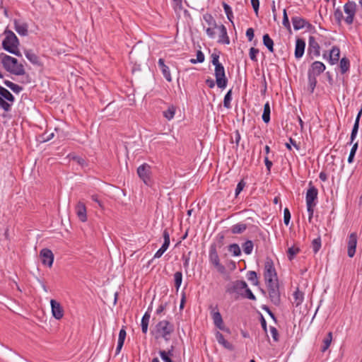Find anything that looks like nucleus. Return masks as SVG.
<instances>
[{
	"label": "nucleus",
	"instance_id": "nucleus-24",
	"mask_svg": "<svg viewBox=\"0 0 362 362\" xmlns=\"http://www.w3.org/2000/svg\"><path fill=\"white\" fill-rule=\"evenodd\" d=\"M216 339L217 341L220 344H221L223 346H224L226 349H227L228 350H233V346L232 345V344H230L227 340H226L224 339L223 335L221 332H216Z\"/></svg>",
	"mask_w": 362,
	"mask_h": 362
},
{
	"label": "nucleus",
	"instance_id": "nucleus-6",
	"mask_svg": "<svg viewBox=\"0 0 362 362\" xmlns=\"http://www.w3.org/2000/svg\"><path fill=\"white\" fill-rule=\"evenodd\" d=\"M15 100L14 96L6 88L0 86V107L4 111L8 112L11 107V103Z\"/></svg>",
	"mask_w": 362,
	"mask_h": 362
},
{
	"label": "nucleus",
	"instance_id": "nucleus-62",
	"mask_svg": "<svg viewBox=\"0 0 362 362\" xmlns=\"http://www.w3.org/2000/svg\"><path fill=\"white\" fill-rule=\"evenodd\" d=\"M214 27L213 26L212 28H208L206 30V34L210 37H214L215 36V31H214Z\"/></svg>",
	"mask_w": 362,
	"mask_h": 362
},
{
	"label": "nucleus",
	"instance_id": "nucleus-28",
	"mask_svg": "<svg viewBox=\"0 0 362 362\" xmlns=\"http://www.w3.org/2000/svg\"><path fill=\"white\" fill-rule=\"evenodd\" d=\"M151 315L148 312H146L141 319V329L144 334H146L148 331V326L149 323Z\"/></svg>",
	"mask_w": 362,
	"mask_h": 362
},
{
	"label": "nucleus",
	"instance_id": "nucleus-27",
	"mask_svg": "<svg viewBox=\"0 0 362 362\" xmlns=\"http://www.w3.org/2000/svg\"><path fill=\"white\" fill-rule=\"evenodd\" d=\"M293 303L296 305V307L299 306L303 301L304 299V293L299 291L298 288L293 293Z\"/></svg>",
	"mask_w": 362,
	"mask_h": 362
},
{
	"label": "nucleus",
	"instance_id": "nucleus-30",
	"mask_svg": "<svg viewBox=\"0 0 362 362\" xmlns=\"http://www.w3.org/2000/svg\"><path fill=\"white\" fill-rule=\"evenodd\" d=\"M332 340V333L331 332H329L327 334V335L326 336V337L322 341L323 344L321 347L322 352H325V351H327L328 349V348L329 347V346L331 344Z\"/></svg>",
	"mask_w": 362,
	"mask_h": 362
},
{
	"label": "nucleus",
	"instance_id": "nucleus-4",
	"mask_svg": "<svg viewBox=\"0 0 362 362\" xmlns=\"http://www.w3.org/2000/svg\"><path fill=\"white\" fill-rule=\"evenodd\" d=\"M211 63L215 66L216 83L219 88H225L227 86L228 79L226 76L225 69L219 62V55L216 53L211 54Z\"/></svg>",
	"mask_w": 362,
	"mask_h": 362
},
{
	"label": "nucleus",
	"instance_id": "nucleus-17",
	"mask_svg": "<svg viewBox=\"0 0 362 362\" xmlns=\"http://www.w3.org/2000/svg\"><path fill=\"white\" fill-rule=\"evenodd\" d=\"M212 319L215 326L219 329L229 332V329L223 325V321L221 313L217 311H212Z\"/></svg>",
	"mask_w": 362,
	"mask_h": 362
},
{
	"label": "nucleus",
	"instance_id": "nucleus-3",
	"mask_svg": "<svg viewBox=\"0 0 362 362\" xmlns=\"http://www.w3.org/2000/svg\"><path fill=\"white\" fill-rule=\"evenodd\" d=\"M5 38L2 42L3 48L7 52L13 54L16 56H21L18 49L19 41L14 33L10 30L6 29L4 31Z\"/></svg>",
	"mask_w": 362,
	"mask_h": 362
},
{
	"label": "nucleus",
	"instance_id": "nucleus-15",
	"mask_svg": "<svg viewBox=\"0 0 362 362\" xmlns=\"http://www.w3.org/2000/svg\"><path fill=\"white\" fill-rule=\"evenodd\" d=\"M50 304L53 316L57 320L62 319L64 316V310L60 303H58L57 300L52 299L50 300Z\"/></svg>",
	"mask_w": 362,
	"mask_h": 362
},
{
	"label": "nucleus",
	"instance_id": "nucleus-11",
	"mask_svg": "<svg viewBox=\"0 0 362 362\" xmlns=\"http://www.w3.org/2000/svg\"><path fill=\"white\" fill-rule=\"evenodd\" d=\"M308 54L311 59L320 54V47L313 36L309 37Z\"/></svg>",
	"mask_w": 362,
	"mask_h": 362
},
{
	"label": "nucleus",
	"instance_id": "nucleus-13",
	"mask_svg": "<svg viewBox=\"0 0 362 362\" xmlns=\"http://www.w3.org/2000/svg\"><path fill=\"white\" fill-rule=\"evenodd\" d=\"M40 256L43 264L49 267H52L54 261V255L50 250L47 248L42 249L40 252Z\"/></svg>",
	"mask_w": 362,
	"mask_h": 362
},
{
	"label": "nucleus",
	"instance_id": "nucleus-2",
	"mask_svg": "<svg viewBox=\"0 0 362 362\" xmlns=\"http://www.w3.org/2000/svg\"><path fill=\"white\" fill-rule=\"evenodd\" d=\"M1 59L4 68L9 73L16 76L25 74L23 65L18 63L17 59L2 53Z\"/></svg>",
	"mask_w": 362,
	"mask_h": 362
},
{
	"label": "nucleus",
	"instance_id": "nucleus-39",
	"mask_svg": "<svg viewBox=\"0 0 362 362\" xmlns=\"http://www.w3.org/2000/svg\"><path fill=\"white\" fill-rule=\"evenodd\" d=\"M253 249V243L251 240H247L245 243L243 244V252L247 254L250 255L252 253Z\"/></svg>",
	"mask_w": 362,
	"mask_h": 362
},
{
	"label": "nucleus",
	"instance_id": "nucleus-22",
	"mask_svg": "<svg viewBox=\"0 0 362 362\" xmlns=\"http://www.w3.org/2000/svg\"><path fill=\"white\" fill-rule=\"evenodd\" d=\"M340 57L339 48L337 46H334L329 52V62L331 64H335L338 62Z\"/></svg>",
	"mask_w": 362,
	"mask_h": 362
},
{
	"label": "nucleus",
	"instance_id": "nucleus-29",
	"mask_svg": "<svg viewBox=\"0 0 362 362\" xmlns=\"http://www.w3.org/2000/svg\"><path fill=\"white\" fill-rule=\"evenodd\" d=\"M263 44L267 47L269 52H274V41L268 34L263 35Z\"/></svg>",
	"mask_w": 362,
	"mask_h": 362
},
{
	"label": "nucleus",
	"instance_id": "nucleus-21",
	"mask_svg": "<svg viewBox=\"0 0 362 362\" xmlns=\"http://www.w3.org/2000/svg\"><path fill=\"white\" fill-rule=\"evenodd\" d=\"M14 28L21 35L25 36L28 34V24L18 20H14Z\"/></svg>",
	"mask_w": 362,
	"mask_h": 362
},
{
	"label": "nucleus",
	"instance_id": "nucleus-5",
	"mask_svg": "<svg viewBox=\"0 0 362 362\" xmlns=\"http://www.w3.org/2000/svg\"><path fill=\"white\" fill-rule=\"evenodd\" d=\"M174 332V326L168 320L160 321L155 327V332H152L155 334L156 339L160 337L168 341L170 339V334Z\"/></svg>",
	"mask_w": 362,
	"mask_h": 362
},
{
	"label": "nucleus",
	"instance_id": "nucleus-25",
	"mask_svg": "<svg viewBox=\"0 0 362 362\" xmlns=\"http://www.w3.org/2000/svg\"><path fill=\"white\" fill-rule=\"evenodd\" d=\"M25 55L32 64L41 66L39 57L32 50H25Z\"/></svg>",
	"mask_w": 362,
	"mask_h": 362
},
{
	"label": "nucleus",
	"instance_id": "nucleus-23",
	"mask_svg": "<svg viewBox=\"0 0 362 362\" xmlns=\"http://www.w3.org/2000/svg\"><path fill=\"white\" fill-rule=\"evenodd\" d=\"M220 31L218 42L223 44L228 45L230 43L229 37L227 35V30L223 25H221L218 27Z\"/></svg>",
	"mask_w": 362,
	"mask_h": 362
},
{
	"label": "nucleus",
	"instance_id": "nucleus-8",
	"mask_svg": "<svg viewBox=\"0 0 362 362\" xmlns=\"http://www.w3.org/2000/svg\"><path fill=\"white\" fill-rule=\"evenodd\" d=\"M209 259L219 273L224 274L226 272L225 267L220 263L219 257L215 245H212L210 247Z\"/></svg>",
	"mask_w": 362,
	"mask_h": 362
},
{
	"label": "nucleus",
	"instance_id": "nucleus-1",
	"mask_svg": "<svg viewBox=\"0 0 362 362\" xmlns=\"http://www.w3.org/2000/svg\"><path fill=\"white\" fill-rule=\"evenodd\" d=\"M344 11L346 14L345 18H344L343 13L339 8L335 10L334 17L336 21L338 24H341L342 19H344L346 24H352L356 11V4L353 1H349L344 4Z\"/></svg>",
	"mask_w": 362,
	"mask_h": 362
},
{
	"label": "nucleus",
	"instance_id": "nucleus-41",
	"mask_svg": "<svg viewBox=\"0 0 362 362\" xmlns=\"http://www.w3.org/2000/svg\"><path fill=\"white\" fill-rule=\"evenodd\" d=\"M232 90H229L226 94L223 100V105L226 108H230V101L232 100Z\"/></svg>",
	"mask_w": 362,
	"mask_h": 362
},
{
	"label": "nucleus",
	"instance_id": "nucleus-59",
	"mask_svg": "<svg viewBox=\"0 0 362 362\" xmlns=\"http://www.w3.org/2000/svg\"><path fill=\"white\" fill-rule=\"evenodd\" d=\"M246 36L248 38L249 41H252L254 37V30L252 28H250L246 31Z\"/></svg>",
	"mask_w": 362,
	"mask_h": 362
},
{
	"label": "nucleus",
	"instance_id": "nucleus-60",
	"mask_svg": "<svg viewBox=\"0 0 362 362\" xmlns=\"http://www.w3.org/2000/svg\"><path fill=\"white\" fill-rule=\"evenodd\" d=\"M197 61H199V63H202L204 61V55L200 50L197 52Z\"/></svg>",
	"mask_w": 362,
	"mask_h": 362
},
{
	"label": "nucleus",
	"instance_id": "nucleus-33",
	"mask_svg": "<svg viewBox=\"0 0 362 362\" xmlns=\"http://www.w3.org/2000/svg\"><path fill=\"white\" fill-rule=\"evenodd\" d=\"M247 228V226L245 223H238L231 228V232L233 234H240L243 233Z\"/></svg>",
	"mask_w": 362,
	"mask_h": 362
},
{
	"label": "nucleus",
	"instance_id": "nucleus-51",
	"mask_svg": "<svg viewBox=\"0 0 362 362\" xmlns=\"http://www.w3.org/2000/svg\"><path fill=\"white\" fill-rule=\"evenodd\" d=\"M291 219V213L288 208H285L284 210V222L286 226L289 224Z\"/></svg>",
	"mask_w": 362,
	"mask_h": 362
},
{
	"label": "nucleus",
	"instance_id": "nucleus-36",
	"mask_svg": "<svg viewBox=\"0 0 362 362\" xmlns=\"http://www.w3.org/2000/svg\"><path fill=\"white\" fill-rule=\"evenodd\" d=\"M317 84L316 76H314L311 74H308V88L310 90V93H313L314 89Z\"/></svg>",
	"mask_w": 362,
	"mask_h": 362
},
{
	"label": "nucleus",
	"instance_id": "nucleus-7",
	"mask_svg": "<svg viewBox=\"0 0 362 362\" xmlns=\"http://www.w3.org/2000/svg\"><path fill=\"white\" fill-rule=\"evenodd\" d=\"M264 276L267 284L278 281L277 274L271 259H267L265 262Z\"/></svg>",
	"mask_w": 362,
	"mask_h": 362
},
{
	"label": "nucleus",
	"instance_id": "nucleus-44",
	"mask_svg": "<svg viewBox=\"0 0 362 362\" xmlns=\"http://www.w3.org/2000/svg\"><path fill=\"white\" fill-rule=\"evenodd\" d=\"M228 250H229L231 253H233V255L234 256H238V255H240V253H241L240 248L239 245H237V244H235V243H234V244H232V245H230L229 246V249H228Z\"/></svg>",
	"mask_w": 362,
	"mask_h": 362
},
{
	"label": "nucleus",
	"instance_id": "nucleus-64",
	"mask_svg": "<svg viewBox=\"0 0 362 362\" xmlns=\"http://www.w3.org/2000/svg\"><path fill=\"white\" fill-rule=\"evenodd\" d=\"M206 83L210 88H213L216 83L213 79L208 78L206 80Z\"/></svg>",
	"mask_w": 362,
	"mask_h": 362
},
{
	"label": "nucleus",
	"instance_id": "nucleus-52",
	"mask_svg": "<svg viewBox=\"0 0 362 362\" xmlns=\"http://www.w3.org/2000/svg\"><path fill=\"white\" fill-rule=\"evenodd\" d=\"M245 185H246V183L243 180H240L238 182V184L237 185L236 189H235V196L236 197L240 193V192L243 191V189L245 187Z\"/></svg>",
	"mask_w": 362,
	"mask_h": 362
},
{
	"label": "nucleus",
	"instance_id": "nucleus-34",
	"mask_svg": "<svg viewBox=\"0 0 362 362\" xmlns=\"http://www.w3.org/2000/svg\"><path fill=\"white\" fill-rule=\"evenodd\" d=\"M270 105L269 103H267L264 106V111L262 114V119L265 123H268L270 121Z\"/></svg>",
	"mask_w": 362,
	"mask_h": 362
},
{
	"label": "nucleus",
	"instance_id": "nucleus-16",
	"mask_svg": "<svg viewBox=\"0 0 362 362\" xmlns=\"http://www.w3.org/2000/svg\"><path fill=\"white\" fill-rule=\"evenodd\" d=\"M291 21L293 25V28L296 30H298L305 27H307L308 28H312V25L308 21H307L306 20L301 17H293L291 18Z\"/></svg>",
	"mask_w": 362,
	"mask_h": 362
},
{
	"label": "nucleus",
	"instance_id": "nucleus-45",
	"mask_svg": "<svg viewBox=\"0 0 362 362\" xmlns=\"http://www.w3.org/2000/svg\"><path fill=\"white\" fill-rule=\"evenodd\" d=\"M247 279L252 281L254 285H258L259 281L257 280V273L254 271H250L247 273Z\"/></svg>",
	"mask_w": 362,
	"mask_h": 362
},
{
	"label": "nucleus",
	"instance_id": "nucleus-56",
	"mask_svg": "<svg viewBox=\"0 0 362 362\" xmlns=\"http://www.w3.org/2000/svg\"><path fill=\"white\" fill-rule=\"evenodd\" d=\"M315 206V205H307V211H308V221H309V222H311V220H312V218H313V216L314 207Z\"/></svg>",
	"mask_w": 362,
	"mask_h": 362
},
{
	"label": "nucleus",
	"instance_id": "nucleus-20",
	"mask_svg": "<svg viewBox=\"0 0 362 362\" xmlns=\"http://www.w3.org/2000/svg\"><path fill=\"white\" fill-rule=\"evenodd\" d=\"M305 42L304 40L298 38L296 42L295 57L299 59L303 57L305 51Z\"/></svg>",
	"mask_w": 362,
	"mask_h": 362
},
{
	"label": "nucleus",
	"instance_id": "nucleus-63",
	"mask_svg": "<svg viewBox=\"0 0 362 362\" xmlns=\"http://www.w3.org/2000/svg\"><path fill=\"white\" fill-rule=\"evenodd\" d=\"M164 242L170 243V235L167 229H165L163 233Z\"/></svg>",
	"mask_w": 362,
	"mask_h": 362
},
{
	"label": "nucleus",
	"instance_id": "nucleus-57",
	"mask_svg": "<svg viewBox=\"0 0 362 362\" xmlns=\"http://www.w3.org/2000/svg\"><path fill=\"white\" fill-rule=\"evenodd\" d=\"M270 332L275 341H279V332L274 327H270Z\"/></svg>",
	"mask_w": 362,
	"mask_h": 362
},
{
	"label": "nucleus",
	"instance_id": "nucleus-37",
	"mask_svg": "<svg viewBox=\"0 0 362 362\" xmlns=\"http://www.w3.org/2000/svg\"><path fill=\"white\" fill-rule=\"evenodd\" d=\"M349 69V60L344 57L340 61V69L341 74H345Z\"/></svg>",
	"mask_w": 362,
	"mask_h": 362
},
{
	"label": "nucleus",
	"instance_id": "nucleus-35",
	"mask_svg": "<svg viewBox=\"0 0 362 362\" xmlns=\"http://www.w3.org/2000/svg\"><path fill=\"white\" fill-rule=\"evenodd\" d=\"M176 107L174 105H170L167 110L163 112V116L168 120L174 117Z\"/></svg>",
	"mask_w": 362,
	"mask_h": 362
},
{
	"label": "nucleus",
	"instance_id": "nucleus-26",
	"mask_svg": "<svg viewBox=\"0 0 362 362\" xmlns=\"http://www.w3.org/2000/svg\"><path fill=\"white\" fill-rule=\"evenodd\" d=\"M76 213L78 218L82 221L85 222L87 220L86 209L85 205H76Z\"/></svg>",
	"mask_w": 362,
	"mask_h": 362
},
{
	"label": "nucleus",
	"instance_id": "nucleus-47",
	"mask_svg": "<svg viewBox=\"0 0 362 362\" xmlns=\"http://www.w3.org/2000/svg\"><path fill=\"white\" fill-rule=\"evenodd\" d=\"M358 127H359V124L358 123V121H355V123L354 124V127H353V129L351 131V134L350 144H352L353 141H354V139L356 136L358 130Z\"/></svg>",
	"mask_w": 362,
	"mask_h": 362
},
{
	"label": "nucleus",
	"instance_id": "nucleus-38",
	"mask_svg": "<svg viewBox=\"0 0 362 362\" xmlns=\"http://www.w3.org/2000/svg\"><path fill=\"white\" fill-rule=\"evenodd\" d=\"M175 286L178 291L182 281V274L181 272H176L174 274Z\"/></svg>",
	"mask_w": 362,
	"mask_h": 362
},
{
	"label": "nucleus",
	"instance_id": "nucleus-40",
	"mask_svg": "<svg viewBox=\"0 0 362 362\" xmlns=\"http://www.w3.org/2000/svg\"><path fill=\"white\" fill-rule=\"evenodd\" d=\"M321 247V238L318 237L314 239L312 242V248L314 253H317Z\"/></svg>",
	"mask_w": 362,
	"mask_h": 362
},
{
	"label": "nucleus",
	"instance_id": "nucleus-48",
	"mask_svg": "<svg viewBox=\"0 0 362 362\" xmlns=\"http://www.w3.org/2000/svg\"><path fill=\"white\" fill-rule=\"evenodd\" d=\"M283 25L284 26L287 28L288 30H291V25L290 22L287 16L286 10L284 9L283 12Z\"/></svg>",
	"mask_w": 362,
	"mask_h": 362
},
{
	"label": "nucleus",
	"instance_id": "nucleus-50",
	"mask_svg": "<svg viewBox=\"0 0 362 362\" xmlns=\"http://www.w3.org/2000/svg\"><path fill=\"white\" fill-rule=\"evenodd\" d=\"M160 69L165 79L169 82L172 81V78L168 66H166L165 67L161 68Z\"/></svg>",
	"mask_w": 362,
	"mask_h": 362
},
{
	"label": "nucleus",
	"instance_id": "nucleus-58",
	"mask_svg": "<svg viewBox=\"0 0 362 362\" xmlns=\"http://www.w3.org/2000/svg\"><path fill=\"white\" fill-rule=\"evenodd\" d=\"M126 335H127L126 331H125L124 328L123 327L119 331L118 341L124 343L125 338H126Z\"/></svg>",
	"mask_w": 362,
	"mask_h": 362
},
{
	"label": "nucleus",
	"instance_id": "nucleus-54",
	"mask_svg": "<svg viewBox=\"0 0 362 362\" xmlns=\"http://www.w3.org/2000/svg\"><path fill=\"white\" fill-rule=\"evenodd\" d=\"M251 4L254 9V11L256 16H258L259 7V0H251Z\"/></svg>",
	"mask_w": 362,
	"mask_h": 362
},
{
	"label": "nucleus",
	"instance_id": "nucleus-53",
	"mask_svg": "<svg viewBox=\"0 0 362 362\" xmlns=\"http://www.w3.org/2000/svg\"><path fill=\"white\" fill-rule=\"evenodd\" d=\"M258 53H259L258 49H256L255 47H251L250 49V53H249L250 59L254 62H257V59L256 55Z\"/></svg>",
	"mask_w": 362,
	"mask_h": 362
},
{
	"label": "nucleus",
	"instance_id": "nucleus-61",
	"mask_svg": "<svg viewBox=\"0 0 362 362\" xmlns=\"http://www.w3.org/2000/svg\"><path fill=\"white\" fill-rule=\"evenodd\" d=\"M73 160H75L77 163L83 166L86 164V161L83 158L78 156H74Z\"/></svg>",
	"mask_w": 362,
	"mask_h": 362
},
{
	"label": "nucleus",
	"instance_id": "nucleus-43",
	"mask_svg": "<svg viewBox=\"0 0 362 362\" xmlns=\"http://www.w3.org/2000/svg\"><path fill=\"white\" fill-rule=\"evenodd\" d=\"M300 251V249L297 247H291L288 249L287 253H288V258L290 260H292L294 257V256L298 254Z\"/></svg>",
	"mask_w": 362,
	"mask_h": 362
},
{
	"label": "nucleus",
	"instance_id": "nucleus-19",
	"mask_svg": "<svg viewBox=\"0 0 362 362\" xmlns=\"http://www.w3.org/2000/svg\"><path fill=\"white\" fill-rule=\"evenodd\" d=\"M318 191L311 182H310L309 188L306 192V204H313V202L317 198Z\"/></svg>",
	"mask_w": 362,
	"mask_h": 362
},
{
	"label": "nucleus",
	"instance_id": "nucleus-55",
	"mask_svg": "<svg viewBox=\"0 0 362 362\" xmlns=\"http://www.w3.org/2000/svg\"><path fill=\"white\" fill-rule=\"evenodd\" d=\"M204 19L206 21L209 25H212L214 28H217L216 21L214 20L213 17L211 15L204 16Z\"/></svg>",
	"mask_w": 362,
	"mask_h": 362
},
{
	"label": "nucleus",
	"instance_id": "nucleus-18",
	"mask_svg": "<svg viewBox=\"0 0 362 362\" xmlns=\"http://www.w3.org/2000/svg\"><path fill=\"white\" fill-rule=\"evenodd\" d=\"M325 70V65L321 62L315 61L311 64L310 68L308 69V74L317 76L324 72Z\"/></svg>",
	"mask_w": 362,
	"mask_h": 362
},
{
	"label": "nucleus",
	"instance_id": "nucleus-31",
	"mask_svg": "<svg viewBox=\"0 0 362 362\" xmlns=\"http://www.w3.org/2000/svg\"><path fill=\"white\" fill-rule=\"evenodd\" d=\"M173 347L168 351L160 350L159 354L164 362H173L170 356H173Z\"/></svg>",
	"mask_w": 362,
	"mask_h": 362
},
{
	"label": "nucleus",
	"instance_id": "nucleus-14",
	"mask_svg": "<svg viewBox=\"0 0 362 362\" xmlns=\"http://www.w3.org/2000/svg\"><path fill=\"white\" fill-rule=\"evenodd\" d=\"M357 235L356 233H352L349 236L347 245V255L349 257H353L355 255Z\"/></svg>",
	"mask_w": 362,
	"mask_h": 362
},
{
	"label": "nucleus",
	"instance_id": "nucleus-49",
	"mask_svg": "<svg viewBox=\"0 0 362 362\" xmlns=\"http://www.w3.org/2000/svg\"><path fill=\"white\" fill-rule=\"evenodd\" d=\"M357 148H358V143L356 142V143H355L353 145V146H352V148L351 149V151H350V153H349V158H348V162L349 163L353 162V160H354L356 151L357 150Z\"/></svg>",
	"mask_w": 362,
	"mask_h": 362
},
{
	"label": "nucleus",
	"instance_id": "nucleus-9",
	"mask_svg": "<svg viewBox=\"0 0 362 362\" xmlns=\"http://www.w3.org/2000/svg\"><path fill=\"white\" fill-rule=\"evenodd\" d=\"M267 288L271 301L276 305H279L281 302V297L279 281L267 284Z\"/></svg>",
	"mask_w": 362,
	"mask_h": 362
},
{
	"label": "nucleus",
	"instance_id": "nucleus-10",
	"mask_svg": "<svg viewBox=\"0 0 362 362\" xmlns=\"http://www.w3.org/2000/svg\"><path fill=\"white\" fill-rule=\"evenodd\" d=\"M151 173V166L147 163H144L137 168V174L139 177L146 185L148 186L151 185V180L150 177Z\"/></svg>",
	"mask_w": 362,
	"mask_h": 362
},
{
	"label": "nucleus",
	"instance_id": "nucleus-12",
	"mask_svg": "<svg viewBox=\"0 0 362 362\" xmlns=\"http://www.w3.org/2000/svg\"><path fill=\"white\" fill-rule=\"evenodd\" d=\"M247 287V283L245 281H235L232 283V286L227 288V292L232 293H236L237 294L243 296L244 290Z\"/></svg>",
	"mask_w": 362,
	"mask_h": 362
},
{
	"label": "nucleus",
	"instance_id": "nucleus-32",
	"mask_svg": "<svg viewBox=\"0 0 362 362\" xmlns=\"http://www.w3.org/2000/svg\"><path fill=\"white\" fill-rule=\"evenodd\" d=\"M4 83L5 86H6L8 88H9L15 93H18L23 90V87L10 81L5 80L4 81Z\"/></svg>",
	"mask_w": 362,
	"mask_h": 362
},
{
	"label": "nucleus",
	"instance_id": "nucleus-46",
	"mask_svg": "<svg viewBox=\"0 0 362 362\" xmlns=\"http://www.w3.org/2000/svg\"><path fill=\"white\" fill-rule=\"evenodd\" d=\"M242 297H243L245 298H248L252 300H256V297L255 296V295L252 293L251 290L247 286L246 287V288H245L244 293H243V295Z\"/></svg>",
	"mask_w": 362,
	"mask_h": 362
},
{
	"label": "nucleus",
	"instance_id": "nucleus-42",
	"mask_svg": "<svg viewBox=\"0 0 362 362\" xmlns=\"http://www.w3.org/2000/svg\"><path fill=\"white\" fill-rule=\"evenodd\" d=\"M222 4H223V7L224 8V11L227 16L228 19L230 22H233L232 18H233V12H232V9H231L230 6L225 2H223Z\"/></svg>",
	"mask_w": 362,
	"mask_h": 362
}]
</instances>
